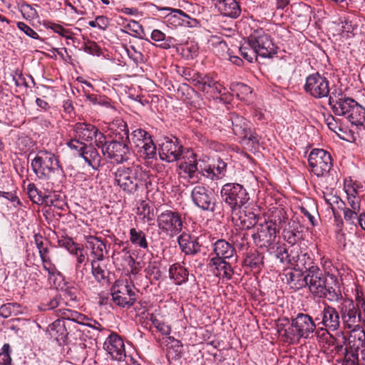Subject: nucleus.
Masks as SVG:
<instances>
[{
	"instance_id": "33",
	"label": "nucleus",
	"mask_w": 365,
	"mask_h": 365,
	"mask_svg": "<svg viewBox=\"0 0 365 365\" xmlns=\"http://www.w3.org/2000/svg\"><path fill=\"white\" fill-rule=\"evenodd\" d=\"M344 190L347 195V204L349 209L361 212V199L354 185L345 184Z\"/></svg>"
},
{
	"instance_id": "11",
	"label": "nucleus",
	"mask_w": 365,
	"mask_h": 365,
	"mask_svg": "<svg viewBox=\"0 0 365 365\" xmlns=\"http://www.w3.org/2000/svg\"><path fill=\"white\" fill-rule=\"evenodd\" d=\"M310 170L317 177L327 175L331 168V155L323 149H313L308 157Z\"/></svg>"
},
{
	"instance_id": "59",
	"label": "nucleus",
	"mask_w": 365,
	"mask_h": 365,
	"mask_svg": "<svg viewBox=\"0 0 365 365\" xmlns=\"http://www.w3.org/2000/svg\"><path fill=\"white\" fill-rule=\"evenodd\" d=\"M215 168V180L220 179L225 175L227 164L222 160H218L217 163L212 165Z\"/></svg>"
},
{
	"instance_id": "18",
	"label": "nucleus",
	"mask_w": 365,
	"mask_h": 365,
	"mask_svg": "<svg viewBox=\"0 0 365 365\" xmlns=\"http://www.w3.org/2000/svg\"><path fill=\"white\" fill-rule=\"evenodd\" d=\"M355 100L346 97L341 92H332L329 95V105L336 115L346 117L354 105Z\"/></svg>"
},
{
	"instance_id": "7",
	"label": "nucleus",
	"mask_w": 365,
	"mask_h": 365,
	"mask_svg": "<svg viewBox=\"0 0 365 365\" xmlns=\"http://www.w3.org/2000/svg\"><path fill=\"white\" fill-rule=\"evenodd\" d=\"M159 230L170 237L180 234L183 229V222L178 212L170 210H165L157 216Z\"/></svg>"
},
{
	"instance_id": "26",
	"label": "nucleus",
	"mask_w": 365,
	"mask_h": 365,
	"mask_svg": "<svg viewBox=\"0 0 365 365\" xmlns=\"http://www.w3.org/2000/svg\"><path fill=\"white\" fill-rule=\"evenodd\" d=\"M178 245L185 255H195L200 251V245L194 237L182 233L178 237Z\"/></svg>"
},
{
	"instance_id": "50",
	"label": "nucleus",
	"mask_w": 365,
	"mask_h": 365,
	"mask_svg": "<svg viewBox=\"0 0 365 365\" xmlns=\"http://www.w3.org/2000/svg\"><path fill=\"white\" fill-rule=\"evenodd\" d=\"M98 262L96 259H92L91 267L93 277L98 282H101L106 279V272L100 266Z\"/></svg>"
},
{
	"instance_id": "15",
	"label": "nucleus",
	"mask_w": 365,
	"mask_h": 365,
	"mask_svg": "<svg viewBox=\"0 0 365 365\" xmlns=\"http://www.w3.org/2000/svg\"><path fill=\"white\" fill-rule=\"evenodd\" d=\"M67 145L71 150H76L93 169L97 170L101 165V157L97 149L91 144L88 145L82 142L70 140L67 143Z\"/></svg>"
},
{
	"instance_id": "46",
	"label": "nucleus",
	"mask_w": 365,
	"mask_h": 365,
	"mask_svg": "<svg viewBox=\"0 0 365 365\" xmlns=\"http://www.w3.org/2000/svg\"><path fill=\"white\" fill-rule=\"evenodd\" d=\"M319 297L325 298L331 302H337L342 299V294L340 290L326 284L324 290H323L322 294Z\"/></svg>"
},
{
	"instance_id": "30",
	"label": "nucleus",
	"mask_w": 365,
	"mask_h": 365,
	"mask_svg": "<svg viewBox=\"0 0 365 365\" xmlns=\"http://www.w3.org/2000/svg\"><path fill=\"white\" fill-rule=\"evenodd\" d=\"M167 354L166 357L170 364L180 360L182 354V344L173 336L166 339Z\"/></svg>"
},
{
	"instance_id": "52",
	"label": "nucleus",
	"mask_w": 365,
	"mask_h": 365,
	"mask_svg": "<svg viewBox=\"0 0 365 365\" xmlns=\"http://www.w3.org/2000/svg\"><path fill=\"white\" fill-rule=\"evenodd\" d=\"M342 210L345 221L350 225H356V220L359 217L361 212L360 211L349 209L347 207L342 208Z\"/></svg>"
},
{
	"instance_id": "20",
	"label": "nucleus",
	"mask_w": 365,
	"mask_h": 365,
	"mask_svg": "<svg viewBox=\"0 0 365 365\" xmlns=\"http://www.w3.org/2000/svg\"><path fill=\"white\" fill-rule=\"evenodd\" d=\"M104 349L112 359L121 361L125 357V345L123 339L116 334H111L104 343Z\"/></svg>"
},
{
	"instance_id": "41",
	"label": "nucleus",
	"mask_w": 365,
	"mask_h": 365,
	"mask_svg": "<svg viewBox=\"0 0 365 365\" xmlns=\"http://www.w3.org/2000/svg\"><path fill=\"white\" fill-rule=\"evenodd\" d=\"M137 152L144 159L154 158L156 156V148L151 138L145 140V143L142 148L137 149Z\"/></svg>"
},
{
	"instance_id": "5",
	"label": "nucleus",
	"mask_w": 365,
	"mask_h": 365,
	"mask_svg": "<svg viewBox=\"0 0 365 365\" xmlns=\"http://www.w3.org/2000/svg\"><path fill=\"white\" fill-rule=\"evenodd\" d=\"M31 165L38 178L45 179L59 168V162L54 154L41 150L32 160Z\"/></svg>"
},
{
	"instance_id": "1",
	"label": "nucleus",
	"mask_w": 365,
	"mask_h": 365,
	"mask_svg": "<svg viewBox=\"0 0 365 365\" xmlns=\"http://www.w3.org/2000/svg\"><path fill=\"white\" fill-rule=\"evenodd\" d=\"M247 46L240 48L241 55L248 62L252 63L257 56L272 58L277 53V47L273 43L270 35L263 29L254 30L247 38Z\"/></svg>"
},
{
	"instance_id": "38",
	"label": "nucleus",
	"mask_w": 365,
	"mask_h": 365,
	"mask_svg": "<svg viewBox=\"0 0 365 365\" xmlns=\"http://www.w3.org/2000/svg\"><path fill=\"white\" fill-rule=\"evenodd\" d=\"M151 136L144 130L141 128H138L134 130L130 135H129V138L127 140V144L130 143V145H133L136 149L142 148L144 143H145V140L150 138Z\"/></svg>"
},
{
	"instance_id": "37",
	"label": "nucleus",
	"mask_w": 365,
	"mask_h": 365,
	"mask_svg": "<svg viewBox=\"0 0 365 365\" xmlns=\"http://www.w3.org/2000/svg\"><path fill=\"white\" fill-rule=\"evenodd\" d=\"M275 257L284 265H294L299 258L298 255H292V250L289 254L285 245H279L277 247Z\"/></svg>"
},
{
	"instance_id": "21",
	"label": "nucleus",
	"mask_w": 365,
	"mask_h": 365,
	"mask_svg": "<svg viewBox=\"0 0 365 365\" xmlns=\"http://www.w3.org/2000/svg\"><path fill=\"white\" fill-rule=\"evenodd\" d=\"M340 313L346 327L351 329L358 320V312L352 299H344L340 306Z\"/></svg>"
},
{
	"instance_id": "36",
	"label": "nucleus",
	"mask_w": 365,
	"mask_h": 365,
	"mask_svg": "<svg viewBox=\"0 0 365 365\" xmlns=\"http://www.w3.org/2000/svg\"><path fill=\"white\" fill-rule=\"evenodd\" d=\"M110 130H113L115 135L114 138L125 141H127L129 138L127 125L122 119L119 118L114 120L110 125Z\"/></svg>"
},
{
	"instance_id": "55",
	"label": "nucleus",
	"mask_w": 365,
	"mask_h": 365,
	"mask_svg": "<svg viewBox=\"0 0 365 365\" xmlns=\"http://www.w3.org/2000/svg\"><path fill=\"white\" fill-rule=\"evenodd\" d=\"M19 305L16 303H7L0 307V316L4 318H8L15 312L16 307Z\"/></svg>"
},
{
	"instance_id": "32",
	"label": "nucleus",
	"mask_w": 365,
	"mask_h": 365,
	"mask_svg": "<svg viewBox=\"0 0 365 365\" xmlns=\"http://www.w3.org/2000/svg\"><path fill=\"white\" fill-rule=\"evenodd\" d=\"M68 324L65 323V320L60 319L54 321L50 326V334L52 337L55 338L57 341H64L68 334L66 327Z\"/></svg>"
},
{
	"instance_id": "2",
	"label": "nucleus",
	"mask_w": 365,
	"mask_h": 365,
	"mask_svg": "<svg viewBox=\"0 0 365 365\" xmlns=\"http://www.w3.org/2000/svg\"><path fill=\"white\" fill-rule=\"evenodd\" d=\"M148 175L140 167L122 166L114 173L115 183L125 192L133 194L145 183Z\"/></svg>"
},
{
	"instance_id": "4",
	"label": "nucleus",
	"mask_w": 365,
	"mask_h": 365,
	"mask_svg": "<svg viewBox=\"0 0 365 365\" xmlns=\"http://www.w3.org/2000/svg\"><path fill=\"white\" fill-rule=\"evenodd\" d=\"M316 328L311 317L305 314H299L292 319L291 326L284 330L287 340L293 341L300 338H309Z\"/></svg>"
},
{
	"instance_id": "54",
	"label": "nucleus",
	"mask_w": 365,
	"mask_h": 365,
	"mask_svg": "<svg viewBox=\"0 0 365 365\" xmlns=\"http://www.w3.org/2000/svg\"><path fill=\"white\" fill-rule=\"evenodd\" d=\"M83 49L85 52L93 56H99L101 54V51L98 45L92 41H88L84 44Z\"/></svg>"
},
{
	"instance_id": "3",
	"label": "nucleus",
	"mask_w": 365,
	"mask_h": 365,
	"mask_svg": "<svg viewBox=\"0 0 365 365\" xmlns=\"http://www.w3.org/2000/svg\"><path fill=\"white\" fill-rule=\"evenodd\" d=\"M222 200L232 212L240 210L248 202L250 195L247 190L239 183H227L220 190Z\"/></svg>"
},
{
	"instance_id": "47",
	"label": "nucleus",
	"mask_w": 365,
	"mask_h": 365,
	"mask_svg": "<svg viewBox=\"0 0 365 365\" xmlns=\"http://www.w3.org/2000/svg\"><path fill=\"white\" fill-rule=\"evenodd\" d=\"M210 76L207 75H202L197 73L191 78L192 84L198 90L205 93L206 90V86L210 87L209 86V80Z\"/></svg>"
},
{
	"instance_id": "19",
	"label": "nucleus",
	"mask_w": 365,
	"mask_h": 365,
	"mask_svg": "<svg viewBox=\"0 0 365 365\" xmlns=\"http://www.w3.org/2000/svg\"><path fill=\"white\" fill-rule=\"evenodd\" d=\"M27 194L31 200L38 205L45 203L48 206H54L62 209L64 202L60 200L58 196L54 195L53 197L43 196L34 183H29L26 188Z\"/></svg>"
},
{
	"instance_id": "14",
	"label": "nucleus",
	"mask_w": 365,
	"mask_h": 365,
	"mask_svg": "<svg viewBox=\"0 0 365 365\" xmlns=\"http://www.w3.org/2000/svg\"><path fill=\"white\" fill-rule=\"evenodd\" d=\"M305 92L315 98L329 96V82L318 72L309 75L304 86Z\"/></svg>"
},
{
	"instance_id": "49",
	"label": "nucleus",
	"mask_w": 365,
	"mask_h": 365,
	"mask_svg": "<svg viewBox=\"0 0 365 365\" xmlns=\"http://www.w3.org/2000/svg\"><path fill=\"white\" fill-rule=\"evenodd\" d=\"M208 81L210 87L206 86L205 93L210 96L217 97V95L222 93V90H225V88L212 77L210 76Z\"/></svg>"
},
{
	"instance_id": "27",
	"label": "nucleus",
	"mask_w": 365,
	"mask_h": 365,
	"mask_svg": "<svg viewBox=\"0 0 365 365\" xmlns=\"http://www.w3.org/2000/svg\"><path fill=\"white\" fill-rule=\"evenodd\" d=\"M213 253L215 257L213 258H220L225 259H232L235 253L234 246L225 240H218L212 245Z\"/></svg>"
},
{
	"instance_id": "28",
	"label": "nucleus",
	"mask_w": 365,
	"mask_h": 365,
	"mask_svg": "<svg viewBox=\"0 0 365 365\" xmlns=\"http://www.w3.org/2000/svg\"><path fill=\"white\" fill-rule=\"evenodd\" d=\"M323 325L332 331L338 329L340 325L339 315L335 308L326 305L322 312Z\"/></svg>"
},
{
	"instance_id": "48",
	"label": "nucleus",
	"mask_w": 365,
	"mask_h": 365,
	"mask_svg": "<svg viewBox=\"0 0 365 365\" xmlns=\"http://www.w3.org/2000/svg\"><path fill=\"white\" fill-rule=\"evenodd\" d=\"M264 256L259 252L250 253L247 255L245 263L251 268H259L263 264Z\"/></svg>"
},
{
	"instance_id": "9",
	"label": "nucleus",
	"mask_w": 365,
	"mask_h": 365,
	"mask_svg": "<svg viewBox=\"0 0 365 365\" xmlns=\"http://www.w3.org/2000/svg\"><path fill=\"white\" fill-rule=\"evenodd\" d=\"M191 199L194 205L203 211L213 212L215 210L216 196L208 186L195 185L191 192Z\"/></svg>"
},
{
	"instance_id": "34",
	"label": "nucleus",
	"mask_w": 365,
	"mask_h": 365,
	"mask_svg": "<svg viewBox=\"0 0 365 365\" xmlns=\"http://www.w3.org/2000/svg\"><path fill=\"white\" fill-rule=\"evenodd\" d=\"M187 270L180 264H173L169 269V277L173 279L175 283L180 285L186 282L188 279Z\"/></svg>"
},
{
	"instance_id": "29",
	"label": "nucleus",
	"mask_w": 365,
	"mask_h": 365,
	"mask_svg": "<svg viewBox=\"0 0 365 365\" xmlns=\"http://www.w3.org/2000/svg\"><path fill=\"white\" fill-rule=\"evenodd\" d=\"M57 315L61 317V320H65V323L68 324V322H73L75 323L82 324V325H87L91 327L88 323L86 322L88 320H91L89 318H88L86 315L81 314L76 311L66 309V308H61L56 310Z\"/></svg>"
},
{
	"instance_id": "6",
	"label": "nucleus",
	"mask_w": 365,
	"mask_h": 365,
	"mask_svg": "<svg viewBox=\"0 0 365 365\" xmlns=\"http://www.w3.org/2000/svg\"><path fill=\"white\" fill-rule=\"evenodd\" d=\"M102 145L98 148L101 149L102 154L106 158L113 163H122L127 161L130 155V148L127 141L114 138L110 141L103 140Z\"/></svg>"
},
{
	"instance_id": "39",
	"label": "nucleus",
	"mask_w": 365,
	"mask_h": 365,
	"mask_svg": "<svg viewBox=\"0 0 365 365\" xmlns=\"http://www.w3.org/2000/svg\"><path fill=\"white\" fill-rule=\"evenodd\" d=\"M151 38L155 41L161 42L159 46L164 49L171 48L175 43V39L173 37H166L165 34L158 29L152 31Z\"/></svg>"
},
{
	"instance_id": "25",
	"label": "nucleus",
	"mask_w": 365,
	"mask_h": 365,
	"mask_svg": "<svg viewBox=\"0 0 365 365\" xmlns=\"http://www.w3.org/2000/svg\"><path fill=\"white\" fill-rule=\"evenodd\" d=\"M209 266L213 269V273L218 277L226 278L227 279H231L233 269L229 262L225 259L220 258H211L210 260Z\"/></svg>"
},
{
	"instance_id": "51",
	"label": "nucleus",
	"mask_w": 365,
	"mask_h": 365,
	"mask_svg": "<svg viewBox=\"0 0 365 365\" xmlns=\"http://www.w3.org/2000/svg\"><path fill=\"white\" fill-rule=\"evenodd\" d=\"M21 12L26 20H33L38 17L36 9L31 5L23 4L21 5Z\"/></svg>"
},
{
	"instance_id": "10",
	"label": "nucleus",
	"mask_w": 365,
	"mask_h": 365,
	"mask_svg": "<svg viewBox=\"0 0 365 365\" xmlns=\"http://www.w3.org/2000/svg\"><path fill=\"white\" fill-rule=\"evenodd\" d=\"M74 138L71 140L78 142L90 143L94 140L96 145L99 148L102 145L106 136L102 133L95 125L87 123H77L73 128Z\"/></svg>"
},
{
	"instance_id": "63",
	"label": "nucleus",
	"mask_w": 365,
	"mask_h": 365,
	"mask_svg": "<svg viewBox=\"0 0 365 365\" xmlns=\"http://www.w3.org/2000/svg\"><path fill=\"white\" fill-rule=\"evenodd\" d=\"M193 90L187 84H182L178 89V95L180 96L183 100L190 98L189 96L190 92Z\"/></svg>"
},
{
	"instance_id": "42",
	"label": "nucleus",
	"mask_w": 365,
	"mask_h": 365,
	"mask_svg": "<svg viewBox=\"0 0 365 365\" xmlns=\"http://www.w3.org/2000/svg\"><path fill=\"white\" fill-rule=\"evenodd\" d=\"M240 224L243 229L249 230L256 227L257 225L259 216L252 212H245L244 215L240 216Z\"/></svg>"
},
{
	"instance_id": "13",
	"label": "nucleus",
	"mask_w": 365,
	"mask_h": 365,
	"mask_svg": "<svg viewBox=\"0 0 365 365\" xmlns=\"http://www.w3.org/2000/svg\"><path fill=\"white\" fill-rule=\"evenodd\" d=\"M112 298L119 307H130L136 301L135 288L128 282L117 281L112 287Z\"/></svg>"
},
{
	"instance_id": "64",
	"label": "nucleus",
	"mask_w": 365,
	"mask_h": 365,
	"mask_svg": "<svg viewBox=\"0 0 365 365\" xmlns=\"http://www.w3.org/2000/svg\"><path fill=\"white\" fill-rule=\"evenodd\" d=\"M58 244L60 247H64L68 251L76 244V242L69 237L62 236L58 239Z\"/></svg>"
},
{
	"instance_id": "24",
	"label": "nucleus",
	"mask_w": 365,
	"mask_h": 365,
	"mask_svg": "<svg viewBox=\"0 0 365 365\" xmlns=\"http://www.w3.org/2000/svg\"><path fill=\"white\" fill-rule=\"evenodd\" d=\"M87 247L91 250V255L93 259L102 261L104 259L106 243L100 238L93 235H88L86 238Z\"/></svg>"
},
{
	"instance_id": "40",
	"label": "nucleus",
	"mask_w": 365,
	"mask_h": 365,
	"mask_svg": "<svg viewBox=\"0 0 365 365\" xmlns=\"http://www.w3.org/2000/svg\"><path fill=\"white\" fill-rule=\"evenodd\" d=\"M130 241L132 244L140 248L145 250L148 247L145 234L142 230L131 228L130 230Z\"/></svg>"
},
{
	"instance_id": "31",
	"label": "nucleus",
	"mask_w": 365,
	"mask_h": 365,
	"mask_svg": "<svg viewBox=\"0 0 365 365\" xmlns=\"http://www.w3.org/2000/svg\"><path fill=\"white\" fill-rule=\"evenodd\" d=\"M354 104L346 118L352 125H362L365 123V108L359 104L356 101Z\"/></svg>"
},
{
	"instance_id": "43",
	"label": "nucleus",
	"mask_w": 365,
	"mask_h": 365,
	"mask_svg": "<svg viewBox=\"0 0 365 365\" xmlns=\"http://www.w3.org/2000/svg\"><path fill=\"white\" fill-rule=\"evenodd\" d=\"M76 263L75 264L76 277H83L84 275V271L86 270V266L88 262V258L86 257V252L85 250L79 252V255L76 256Z\"/></svg>"
},
{
	"instance_id": "61",
	"label": "nucleus",
	"mask_w": 365,
	"mask_h": 365,
	"mask_svg": "<svg viewBox=\"0 0 365 365\" xmlns=\"http://www.w3.org/2000/svg\"><path fill=\"white\" fill-rule=\"evenodd\" d=\"M304 275L299 272H289L287 274V282L290 287L295 289H299L301 287H296L295 284L298 282V280L304 279Z\"/></svg>"
},
{
	"instance_id": "35",
	"label": "nucleus",
	"mask_w": 365,
	"mask_h": 365,
	"mask_svg": "<svg viewBox=\"0 0 365 365\" xmlns=\"http://www.w3.org/2000/svg\"><path fill=\"white\" fill-rule=\"evenodd\" d=\"M349 344L353 343V346H356L355 351H357L360 346H365V331L362 327L359 325H354L350 331L349 337Z\"/></svg>"
},
{
	"instance_id": "23",
	"label": "nucleus",
	"mask_w": 365,
	"mask_h": 365,
	"mask_svg": "<svg viewBox=\"0 0 365 365\" xmlns=\"http://www.w3.org/2000/svg\"><path fill=\"white\" fill-rule=\"evenodd\" d=\"M182 156L183 161L179 165V168L187 174L190 179H192L199 168L196 160V155L192 150H187Z\"/></svg>"
},
{
	"instance_id": "45",
	"label": "nucleus",
	"mask_w": 365,
	"mask_h": 365,
	"mask_svg": "<svg viewBox=\"0 0 365 365\" xmlns=\"http://www.w3.org/2000/svg\"><path fill=\"white\" fill-rule=\"evenodd\" d=\"M300 232L290 226L284 229L283 239L291 246H294L300 238Z\"/></svg>"
},
{
	"instance_id": "16",
	"label": "nucleus",
	"mask_w": 365,
	"mask_h": 365,
	"mask_svg": "<svg viewBox=\"0 0 365 365\" xmlns=\"http://www.w3.org/2000/svg\"><path fill=\"white\" fill-rule=\"evenodd\" d=\"M160 146V158L168 163L177 161L184 153L182 145L173 136L165 137Z\"/></svg>"
},
{
	"instance_id": "60",
	"label": "nucleus",
	"mask_w": 365,
	"mask_h": 365,
	"mask_svg": "<svg viewBox=\"0 0 365 365\" xmlns=\"http://www.w3.org/2000/svg\"><path fill=\"white\" fill-rule=\"evenodd\" d=\"M16 25L18 29L22 31L28 36L34 39H38L40 38L39 35L33 29H31L25 23L19 21L17 22Z\"/></svg>"
},
{
	"instance_id": "62",
	"label": "nucleus",
	"mask_w": 365,
	"mask_h": 365,
	"mask_svg": "<svg viewBox=\"0 0 365 365\" xmlns=\"http://www.w3.org/2000/svg\"><path fill=\"white\" fill-rule=\"evenodd\" d=\"M341 26L340 29V31L341 33H352L353 31L356 29V25L353 24L351 21H349L348 19L344 18L343 19H341Z\"/></svg>"
},
{
	"instance_id": "58",
	"label": "nucleus",
	"mask_w": 365,
	"mask_h": 365,
	"mask_svg": "<svg viewBox=\"0 0 365 365\" xmlns=\"http://www.w3.org/2000/svg\"><path fill=\"white\" fill-rule=\"evenodd\" d=\"M137 214L141 216L144 220L145 219L147 221L152 220L150 217V207L145 201H142L140 206L138 207Z\"/></svg>"
},
{
	"instance_id": "17",
	"label": "nucleus",
	"mask_w": 365,
	"mask_h": 365,
	"mask_svg": "<svg viewBox=\"0 0 365 365\" xmlns=\"http://www.w3.org/2000/svg\"><path fill=\"white\" fill-rule=\"evenodd\" d=\"M277 234L276 225L272 221L257 225L252 237L256 245L260 247H271L275 242Z\"/></svg>"
},
{
	"instance_id": "12",
	"label": "nucleus",
	"mask_w": 365,
	"mask_h": 365,
	"mask_svg": "<svg viewBox=\"0 0 365 365\" xmlns=\"http://www.w3.org/2000/svg\"><path fill=\"white\" fill-rule=\"evenodd\" d=\"M229 120L231 121L234 134L241 138L242 142L248 141L252 145L259 143V135L252 130V124L244 117L231 113Z\"/></svg>"
},
{
	"instance_id": "57",
	"label": "nucleus",
	"mask_w": 365,
	"mask_h": 365,
	"mask_svg": "<svg viewBox=\"0 0 365 365\" xmlns=\"http://www.w3.org/2000/svg\"><path fill=\"white\" fill-rule=\"evenodd\" d=\"M11 361L10 346L9 344H5L1 349V352H0V364L9 365Z\"/></svg>"
},
{
	"instance_id": "53",
	"label": "nucleus",
	"mask_w": 365,
	"mask_h": 365,
	"mask_svg": "<svg viewBox=\"0 0 365 365\" xmlns=\"http://www.w3.org/2000/svg\"><path fill=\"white\" fill-rule=\"evenodd\" d=\"M43 264V268L46 270L50 276H54L58 274V271L56 265L52 262L51 257L41 259Z\"/></svg>"
},
{
	"instance_id": "44",
	"label": "nucleus",
	"mask_w": 365,
	"mask_h": 365,
	"mask_svg": "<svg viewBox=\"0 0 365 365\" xmlns=\"http://www.w3.org/2000/svg\"><path fill=\"white\" fill-rule=\"evenodd\" d=\"M173 12L174 13V16L178 17L181 21V24L185 26L195 28L197 27L199 24V22L197 19L191 18L182 10L174 9Z\"/></svg>"
},
{
	"instance_id": "22",
	"label": "nucleus",
	"mask_w": 365,
	"mask_h": 365,
	"mask_svg": "<svg viewBox=\"0 0 365 365\" xmlns=\"http://www.w3.org/2000/svg\"><path fill=\"white\" fill-rule=\"evenodd\" d=\"M213 1L215 8L224 16L236 19L241 14V9L237 0H213Z\"/></svg>"
},
{
	"instance_id": "56",
	"label": "nucleus",
	"mask_w": 365,
	"mask_h": 365,
	"mask_svg": "<svg viewBox=\"0 0 365 365\" xmlns=\"http://www.w3.org/2000/svg\"><path fill=\"white\" fill-rule=\"evenodd\" d=\"M199 173H200L202 176L210 179L212 180H215V168H213L212 165H204L202 166L201 164L199 165V168L197 171Z\"/></svg>"
},
{
	"instance_id": "8",
	"label": "nucleus",
	"mask_w": 365,
	"mask_h": 365,
	"mask_svg": "<svg viewBox=\"0 0 365 365\" xmlns=\"http://www.w3.org/2000/svg\"><path fill=\"white\" fill-rule=\"evenodd\" d=\"M327 284V279L317 266H312L307 271L304 279L298 280L296 287H309L311 293L316 297H321Z\"/></svg>"
}]
</instances>
